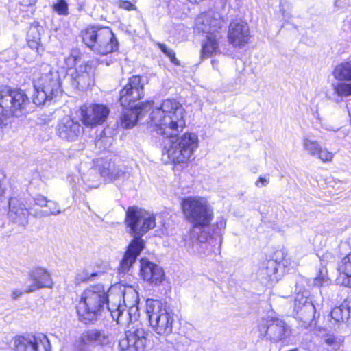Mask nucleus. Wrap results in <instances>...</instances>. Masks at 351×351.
<instances>
[{
	"instance_id": "1",
	"label": "nucleus",
	"mask_w": 351,
	"mask_h": 351,
	"mask_svg": "<svg viewBox=\"0 0 351 351\" xmlns=\"http://www.w3.org/2000/svg\"><path fill=\"white\" fill-rule=\"evenodd\" d=\"M184 114V109L178 101L167 99L150 114L154 130L169 138L165 143L163 154H167L173 163L186 162L198 147V137L193 133L186 132L176 141L173 139L185 127Z\"/></svg>"
},
{
	"instance_id": "2",
	"label": "nucleus",
	"mask_w": 351,
	"mask_h": 351,
	"mask_svg": "<svg viewBox=\"0 0 351 351\" xmlns=\"http://www.w3.org/2000/svg\"><path fill=\"white\" fill-rule=\"evenodd\" d=\"M194 28L202 32L207 38L202 45V58H208L217 53L232 56L234 49H243L251 38L247 23H230L227 31L228 43L223 40L226 27L221 23H196Z\"/></svg>"
},
{
	"instance_id": "3",
	"label": "nucleus",
	"mask_w": 351,
	"mask_h": 351,
	"mask_svg": "<svg viewBox=\"0 0 351 351\" xmlns=\"http://www.w3.org/2000/svg\"><path fill=\"white\" fill-rule=\"evenodd\" d=\"M125 223L133 239L120 263L119 270L122 273L128 272L144 248L141 237L155 227V217L138 207L131 206L126 211Z\"/></svg>"
},
{
	"instance_id": "4",
	"label": "nucleus",
	"mask_w": 351,
	"mask_h": 351,
	"mask_svg": "<svg viewBox=\"0 0 351 351\" xmlns=\"http://www.w3.org/2000/svg\"><path fill=\"white\" fill-rule=\"evenodd\" d=\"M182 210L186 219L193 225L189 237L192 240L193 252L199 243L208 240V234L206 229L213 219V210L204 197L190 196L184 198L181 202Z\"/></svg>"
},
{
	"instance_id": "5",
	"label": "nucleus",
	"mask_w": 351,
	"mask_h": 351,
	"mask_svg": "<svg viewBox=\"0 0 351 351\" xmlns=\"http://www.w3.org/2000/svg\"><path fill=\"white\" fill-rule=\"evenodd\" d=\"M34 93L33 102L40 106L51 101L62 93L60 75L49 64L43 63L34 73Z\"/></svg>"
},
{
	"instance_id": "6",
	"label": "nucleus",
	"mask_w": 351,
	"mask_h": 351,
	"mask_svg": "<svg viewBox=\"0 0 351 351\" xmlns=\"http://www.w3.org/2000/svg\"><path fill=\"white\" fill-rule=\"evenodd\" d=\"M146 313L149 326L155 333L165 337L172 333L175 314L171 306L166 302L147 299Z\"/></svg>"
},
{
	"instance_id": "7",
	"label": "nucleus",
	"mask_w": 351,
	"mask_h": 351,
	"mask_svg": "<svg viewBox=\"0 0 351 351\" xmlns=\"http://www.w3.org/2000/svg\"><path fill=\"white\" fill-rule=\"evenodd\" d=\"M106 290L101 284L90 286L82 292L77 313L86 324L95 319L106 309Z\"/></svg>"
},
{
	"instance_id": "8",
	"label": "nucleus",
	"mask_w": 351,
	"mask_h": 351,
	"mask_svg": "<svg viewBox=\"0 0 351 351\" xmlns=\"http://www.w3.org/2000/svg\"><path fill=\"white\" fill-rule=\"evenodd\" d=\"M84 43L93 52L106 55L118 49L119 43L110 28L90 26L82 31Z\"/></svg>"
},
{
	"instance_id": "9",
	"label": "nucleus",
	"mask_w": 351,
	"mask_h": 351,
	"mask_svg": "<svg viewBox=\"0 0 351 351\" xmlns=\"http://www.w3.org/2000/svg\"><path fill=\"white\" fill-rule=\"evenodd\" d=\"M29 100L21 89L0 87V126L9 116L19 117L25 113Z\"/></svg>"
},
{
	"instance_id": "10",
	"label": "nucleus",
	"mask_w": 351,
	"mask_h": 351,
	"mask_svg": "<svg viewBox=\"0 0 351 351\" xmlns=\"http://www.w3.org/2000/svg\"><path fill=\"white\" fill-rule=\"evenodd\" d=\"M261 335L274 342L282 341L291 333L289 326L278 318L263 319L258 325Z\"/></svg>"
},
{
	"instance_id": "11",
	"label": "nucleus",
	"mask_w": 351,
	"mask_h": 351,
	"mask_svg": "<svg viewBox=\"0 0 351 351\" xmlns=\"http://www.w3.org/2000/svg\"><path fill=\"white\" fill-rule=\"evenodd\" d=\"M147 335L143 328L132 327L119 340V351H145L147 343Z\"/></svg>"
},
{
	"instance_id": "12",
	"label": "nucleus",
	"mask_w": 351,
	"mask_h": 351,
	"mask_svg": "<svg viewBox=\"0 0 351 351\" xmlns=\"http://www.w3.org/2000/svg\"><path fill=\"white\" fill-rule=\"evenodd\" d=\"M147 335L143 328L132 327L119 340V351H145L147 343Z\"/></svg>"
},
{
	"instance_id": "13",
	"label": "nucleus",
	"mask_w": 351,
	"mask_h": 351,
	"mask_svg": "<svg viewBox=\"0 0 351 351\" xmlns=\"http://www.w3.org/2000/svg\"><path fill=\"white\" fill-rule=\"evenodd\" d=\"M147 335L143 328L132 327L119 340V351H145L147 343Z\"/></svg>"
},
{
	"instance_id": "14",
	"label": "nucleus",
	"mask_w": 351,
	"mask_h": 351,
	"mask_svg": "<svg viewBox=\"0 0 351 351\" xmlns=\"http://www.w3.org/2000/svg\"><path fill=\"white\" fill-rule=\"evenodd\" d=\"M80 120L86 127H96L107 119L110 110L103 104L84 105L80 108Z\"/></svg>"
},
{
	"instance_id": "15",
	"label": "nucleus",
	"mask_w": 351,
	"mask_h": 351,
	"mask_svg": "<svg viewBox=\"0 0 351 351\" xmlns=\"http://www.w3.org/2000/svg\"><path fill=\"white\" fill-rule=\"evenodd\" d=\"M14 346L15 351H51L50 342L43 334L17 337Z\"/></svg>"
},
{
	"instance_id": "16",
	"label": "nucleus",
	"mask_w": 351,
	"mask_h": 351,
	"mask_svg": "<svg viewBox=\"0 0 351 351\" xmlns=\"http://www.w3.org/2000/svg\"><path fill=\"white\" fill-rule=\"evenodd\" d=\"M144 96V87L139 76L131 77L123 88L120 91L119 101L124 108L132 107V104Z\"/></svg>"
},
{
	"instance_id": "17",
	"label": "nucleus",
	"mask_w": 351,
	"mask_h": 351,
	"mask_svg": "<svg viewBox=\"0 0 351 351\" xmlns=\"http://www.w3.org/2000/svg\"><path fill=\"white\" fill-rule=\"evenodd\" d=\"M56 132L62 141L75 142L82 136L84 130L78 121L69 117H64L58 121Z\"/></svg>"
},
{
	"instance_id": "18",
	"label": "nucleus",
	"mask_w": 351,
	"mask_h": 351,
	"mask_svg": "<svg viewBox=\"0 0 351 351\" xmlns=\"http://www.w3.org/2000/svg\"><path fill=\"white\" fill-rule=\"evenodd\" d=\"M122 288L111 287L106 291V309L110 313L113 319L118 324H121L124 319V306L121 303L122 300Z\"/></svg>"
},
{
	"instance_id": "19",
	"label": "nucleus",
	"mask_w": 351,
	"mask_h": 351,
	"mask_svg": "<svg viewBox=\"0 0 351 351\" xmlns=\"http://www.w3.org/2000/svg\"><path fill=\"white\" fill-rule=\"evenodd\" d=\"M69 71V75L73 86L83 90L93 84L94 70L88 63L80 64Z\"/></svg>"
},
{
	"instance_id": "20",
	"label": "nucleus",
	"mask_w": 351,
	"mask_h": 351,
	"mask_svg": "<svg viewBox=\"0 0 351 351\" xmlns=\"http://www.w3.org/2000/svg\"><path fill=\"white\" fill-rule=\"evenodd\" d=\"M140 274L142 278L149 285H160L165 279L163 269L146 258L141 260Z\"/></svg>"
},
{
	"instance_id": "21",
	"label": "nucleus",
	"mask_w": 351,
	"mask_h": 351,
	"mask_svg": "<svg viewBox=\"0 0 351 351\" xmlns=\"http://www.w3.org/2000/svg\"><path fill=\"white\" fill-rule=\"evenodd\" d=\"M29 211L25 205L16 198H10L8 217L12 222L25 228L29 223Z\"/></svg>"
},
{
	"instance_id": "22",
	"label": "nucleus",
	"mask_w": 351,
	"mask_h": 351,
	"mask_svg": "<svg viewBox=\"0 0 351 351\" xmlns=\"http://www.w3.org/2000/svg\"><path fill=\"white\" fill-rule=\"evenodd\" d=\"M153 105V101L141 102L137 105L125 109L120 118V125L123 128H131L135 125L139 117L144 112L149 110Z\"/></svg>"
},
{
	"instance_id": "23",
	"label": "nucleus",
	"mask_w": 351,
	"mask_h": 351,
	"mask_svg": "<svg viewBox=\"0 0 351 351\" xmlns=\"http://www.w3.org/2000/svg\"><path fill=\"white\" fill-rule=\"evenodd\" d=\"M29 281L30 284L25 290L26 293L34 292L44 287H51L52 280L49 272L43 268L38 267L29 273Z\"/></svg>"
},
{
	"instance_id": "24",
	"label": "nucleus",
	"mask_w": 351,
	"mask_h": 351,
	"mask_svg": "<svg viewBox=\"0 0 351 351\" xmlns=\"http://www.w3.org/2000/svg\"><path fill=\"white\" fill-rule=\"evenodd\" d=\"M96 167L100 176L107 181L116 180L123 178L125 175V171L112 161L98 160Z\"/></svg>"
},
{
	"instance_id": "25",
	"label": "nucleus",
	"mask_w": 351,
	"mask_h": 351,
	"mask_svg": "<svg viewBox=\"0 0 351 351\" xmlns=\"http://www.w3.org/2000/svg\"><path fill=\"white\" fill-rule=\"evenodd\" d=\"M84 332L85 333V339L89 340L94 347L99 346L104 348L111 344V336L105 330L93 328Z\"/></svg>"
},
{
	"instance_id": "26",
	"label": "nucleus",
	"mask_w": 351,
	"mask_h": 351,
	"mask_svg": "<svg viewBox=\"0 0 351 351\" xmlns=\"http://www.w3.org/2000/svg\"><path fill=\"white\" fill-rule=\"evenodd\" d=\"M316 309L313 303L306 304L298 311L293 313V317L302 322V326L307 328L315 318Z\"/></svg>"
},
{
	"instance_id": "27",
	"label": "nucleus",
	"mask_w": 351,
	"mask_h": 351,
	"mask_svg": "<svg viewBox=\"0 0 351 351\" xmlns=\"http://www.w3.org/2000/svg\"><path fill=\"white\" fill-rule=\"evenodd\" d=\"M295 286V296L294 298L293 313L298 311L306 304L312 303L311 300L308 298L309 292L304 288L302 280L300 282L296 281Z\"/></svg>"
},
{
	"instance_id": "28",
	"label": "nucleus",
	"mask_w": 351,
	"mask_h": 351,
	"mask_svg": "<svg viewBox=\"0 0 351 351\" xmlns=\"http://www.w3.org/2000/svg\"><path fill=\"white\" fill-rule=\"evenodd\" d=\"M277 272V263L274 260L267 261L263 266L259 269L258 276L263 283L267 284L276 278Z\"/></svg>"
},
{
	"instance_id": "29",
	"label": "nucleus",
	"mask_w": 351,
	"mask_h": 351,
	"mask_svg": "<svg viewBox=\"0 0 351 351\" xmlns=\"http://www.w3.org/2000/svg\"><path fill=\"white\" fill-rule=\"evenodd\" d=\"M337 269L340 276L344 277L342 284L351 287V252L338 263Z\"/></svg>"
},
{
	"instance_id": "30",
	"label": "nucleus",
	"mask_w": 351,
	"mask_h": 351,
	"mask_svg": "<svg viewBox=\"0 0 351 351\" xmlns=\"http://www.w3.org/2000/svg\"><path fill=\"white\" fill-rule=\"evenodd\" d=\"M101 178L96 165L82 175V180L88 189L97 188L100 185Z\"/></svg>"
},
{
	"instance_id": "31",
	"label": "nucleus",
	"mask_w": 351,
	"mask_h": 351,
	"mask_svg": "<svg viewBox=\"0 0 351 351\" xmlns=\"http://www.w3.org/2000/svg\"><path fill=\"white\" fill-rule=\"evenodd\" d=\"M226 226V221L223 219H217L216 224L212 227H210V229H206V232L208 234V241L209 239L212 240L214 239L216 241H218L219 245L222 242V232L225 229Z\"/></svg>"
},
{
	"instance_id": "32",
	"label": "nucleus",
	"mask_w": 351,
	"mask_h": 351,
	"mask_svg": "<svg viewBox=\"0 0 351 351\" xmlns=\"http://www.w3.org/2000/svg\"><path fill=\"white\" fill-rule=\"evenodd\" d=\"M122 293L124 309H125V306L138 304V293L132 287H123L122 288Z\"/></svg>"
},
{
	"instance_id": "33",
	"label": "nucleus",
	"mask_w": 351,
	"mask_h": 351,
	"mask_svg": "<svg viewBox=\"0 0 351 351\" xmlns=\"http://www.w3.org/2000/svg\"><path fill=\"white\" fill-rule=\"evenodd\" d=\"M330 316L335 323H345L350 318V308L344 305L335 307L331 311Z\"/></svg>"
},
{
	"instance_id": "34",
	"label": "nucleus",
	"mask_w": 351,
	"mask_h": 351,
	"mask_svg": "<svg viewBox=\"0 0 351 351\" xmlns=\"http://www.w3.org/2000/svg\"><path fill=\"white\" fill-rule=\"evenodd\" d=\"M333 75L339 80L351 81V61L337 65L334 69Z\"/></svg>"
},
{
	"instance_id": "35",
	"label": "nucleus",
	"mask_w": 351,
	"mask_h": 351,
	"mask_svg": "<svg viewBox=\"0 0 351 351\" xmlns=\"http://www.w3.org/2000/svg\"><path fill=\"white\" fill-rule=\"evenodd\" d=\"M323 341L328 350L337 351L342 347L343 339L341 337L333 334H326L323 336Z\"/></svg>"
},
{
	"instance_id": "36",
	"label": "nucleus",
	"mask_w": 351,
	"mask_h": 351,
	"mask_svg": "<svg viewBox=\"0 0 351 351\" xmlns=\"http://www.w3.org/2000/svg\"><path fill=\"white\" fill-rule=\"evenodd\" d=\"M192 340L185 335L175 334L172 345L177 351H189Z\"/></svg>"
},
{
	"instance_id": "37",
	"label": "nucleus",
	"mask_w": 351,
	"mask_h": 351,
	"mask_svg": "<svg viewBox=\"0 0 351 351\" xmlns=\"http://www.w3.org/2000/svg\"><path fill=\"white\" fill-rule=\"evenodd\" d=\"M102 273L99 271H91L89 269H84L78 272L75 278V283L80 285L82 282L92 281L95 277L100 276Z\"/></svg>"
},
{
	"instance_id": "38",
	"label": "nucleus",
	"mask_w": 351,
	"mask_h": 351,
	"mask_svg": "<svg viewBox=\"0 0 351 351\" xmlns=\"http://www.w3.org/2000/svg\"><path fill=\"white\" fill-rule=\"evenodd\" d=\"M302 145L305 151L312 156H317L318 151L320 150L321 145L317 141L310 139L308 137H304L302 139Z\"/></svg>"
},
{
	"instance_id": "39",
	"label": "nucleus",
	"mask_w": 351,
	"mask_h": 351,
	"mask_svg": "<svg viewBox=\"0 0 351 351\" xmlns=\"http://www.w3.org/2000/svg\"><path fill=\"white\" fill-rule=\"evenodd\" d=\"M25 50L27 53L31 54V57L27 58V61H32L36 58L40 53V50L43 51L37 40L28 41L27 46L25 48Z\"/></svg>"
},
{
	"instance_id": "40",
	"label": "nucleus",
	"mask_w": 351,
	"mask_h": 351,
	"mask_svg": "<svg viewBox=\"0 0 351 351\" xmlns=\"http://www.w3.org/2000/svg\"><path fill=\"white\" fill-rule=\"evenodd\" d=\"M51 8L58 15L67 16L69 14V7L66 0H58L51 6Z\"/></svg>"
},
{
	"instance_id": "41",
	"label": "nucleus",
	"mask_w": 351,
	"mask_h": 351,
	"mask_svg": "<svg viewBox=\"0 0 351 351\" xmlns=\"http://www.w3.org/2000/svg\"><path fill=\"white\" fill-rule=\"evenodd\" d=\"M335 93L340 97L351 95V84L337 83L334 85Z\"/></svg>"
},
{
	"instance_id": "42",
	"label": "nucleus",
	"mask_w": 351,
	"mask_h": 351,
	"mask_svg": "<svg viewBox=\"0 0 351 351\" xmlns=\"http://www.w3.org/2000/svg\"><path fill=\"white\" fill-rule=\"evenodd\" d=\"M94 346L89 341V340L85 339V333L84 332L81 335L79 339L77 341L76 344V350L77 351H93V348Z\"/></svg>"
},
{
	"instance_id": "43",
	"label": "nucleus",
	"mask_w": 351,
	"mask_h": 351,
	"mask_svg": "<svg viewBox=\"0 0 351 351\" xmlns=\"http://www.w3.org/2000/svg\"><path fill=\"white\" fill-rule=\"evenodd\" d=\"M328 281V277L327 275V269L325 267H321L319 269V274L315 278V285L317 286H322L324 283H327Z\"/></svg>"
},
{
	"instance_id": "44",
	"label": "nucleus",
	"mask_w": 351,
	"mask_h": 351,
	"mask_svg": "<svg viewBox=\"0 0 351 351\" xmlns=\"http://www.w3.org/2000/svg\"><path fill=\"white\" fill-rule=\"evenodd\" d=\"M79 57V52L73 51L68 57L64 58L65 64L68 69L67 75H69L71 73L70 70H73L71 67L75 64Z\"/></svg>"
},
{
	"instance_id": "45",
	"label": "nucleus",
	"mask_w": 351,
	"mask_h": 351,
	"mask_svg": "<svg viewBox=\"0 0 351 351\" xmlns=\"http://www.w3.org/2000/svg\"><path fill=\"white\" fill-rule=\"evenodd\" d=\"M45 207L47 209L45 210L48 213L49 217L51 215H58L61 213L60 207L56 202L49 200Z\"/></svg>"
},
{
	"instance_id": "46",
	"label": "nucleus",
	"mask_w": 351,
	"mask_h": 351,
	"mask_svg": "<svg viewBox=\"0 0 351 351\" xmlns=\"http://www.w3.org/2000/svg\"><path fill=\"white\" fill-rule=\"evenodd\" d=\"M315 157L318 158L322 161L326 162H330L333 158V154L329 152L326 148L320 147V150L318 151L317 156Z\"/></svg>"
},
{
	"instance_id": "47",
	"label": "nucleus",
	"mask_w": 351,
	"mask_h": 351,
	"mask_svg": "<svg viewBox=\"0 0 351 351\" xmlns=\"http://www.w3.org/2000/svg\"><path fill=\"white\" fill-rule=\"evenodd\" d=\"M158 46L159 47L160 49L167 56H168L171 61L174 64H178V60L176 58V54L173 52V50L169 49L166 45L162 43H158Z\"/></svg>"
},
{
	"instance_id": "48",
	"label": "nucleus",
	"mask_w": 351,
	"mask_h": 351,
	"mask_svg": "<svg viewBox=\"0 0 351 351\" xmlns=\"http://www.w3.org/2000/svg\"><path fill=\"white\" fill-rule=\"evenodd\" d=\"M128 308L125 312V315L128 316L130 321L136 320L138 316V304L135 306H128L125 308ZM125 315V313H124Z\"/></svg>"
},
{
	"instance_id": "49",
	"label": "nucleus",
	"mask_w": 351,
	"mask_h": 351,
	"mask_svg": "<svg viewBox=\"0 0 351 351\" xmlns=\"http://www.w3.org/2000/svg\"><path fill=\"white\" fill-rule=\"evenodd\" d=\"M269 183V176L266 174L264 176H261L258 178V179L255 182V186L258 188L267 186Z\"/></svg>"
},
{
	"instance_id": "50",
	"label": "nucleus",
	"mask_w": 351,
	"mask_h": 351,
	"mask_svg": "<svg viewBox=\"0 0 351 351\" xmlns=\"http://www.w3.org/2000/svg\"><path fill=\"white\" fill-rule=\"evenodd\" d=\"M48 201L45 196L41 195H37L34 197V204L40 207H45Z\"/></svg>"
},
{
	"instance_id": "51",
	"label": "nucleus",
	"mask_w": 351,
	"mask_h": 351,
	"mask_svg": "<svg viewBox=\"0 0 351 351\" xmlns=\"http://www.w3.org/2000/svg\"><path fill=\"white\" fill-rule=\"evenodd\" d=\"M119 6L127 10H132L135 8L134 4L127 0H121L119 1Z\"/></svg>"
},
{
	"instance_id": "52",
	"label": "nucleus",
	"mask_w": 351,
	"mask_h": 351,
	"mask_svg": "<svg viewBox=\"0 0 351 351\" xmlns=\"http://www.w3.org/2000/svg\"><path fill=\"white\" fill-rule=\"evenodd\" d=\"M5 174L2 171H0V197L4 194L5 191Z\"/></svg>"
},
{
	"instance_id": "53",
	"label": "nucleus",
	"mask_w": 351,
	"mask_h": 351,
	"mask_svg": "<svg viewBox=\"0 0 351 351\" xmlns=\"http://www.w3.org/2000/svg\"><path fill=\"white\" fill-rule=\"evenodd\" d=\"M33 215L37 218L49 217L48 213H47L45 210H34Z\"/></svg>"
},
{
	"instance_id": "54",
	"label": "nucleus",
	"mask_w": 351,
	"mask_h": 351,
	"mask_svg": "<svg viewBox=\"0 0 351 351\" xmlns=\"http://www.w3.org/2000/svg\"><path fill=\"white\" fill-rule=\"evenodd\" d=\"M27 289V287L23 290L14 289L12 291V297L14 300L18 299L21 297L25 292V290Z\"/></svg>"
},
{
	"instance_id": "55",
	"label": "nucleus",
	"mask_w": 351,
	"mask_h": 351,
	"mask_svg": "<svg viewBox=\"0 0 351 351\" xmlns=\"http://www.w3.org/2000/svg\"><path fill=\"white\" fill-rule=\"evenodd\" d=\"M322 126L327 130H330V131H336L338 130L337 128H335L334 126H332V125H328V124H322Z\"/></svg>"
},
{
	"instance_id": "56",
	"label": "nucleus",
	"mask_w": 351,
	"mask_h": 351,
	"mask_svg": "<svg viewBox=\"0 0 351 351\" xmlns=\"http://www.w3.org/2000/svg\"><path fill=\"white\" fill-rule=\"evenodd\" d=\"M213 14V11H208L207 12H204V13H202L201 15H202L203 16H206L207 15H212Z\"/></svg>"
},
{
	"instance_id": "57",
	"label": "nucleus",
	"mask_w": 351,
	"mask_h": 351,
	"mask_svg": "<svg viewBox=\"0 0 351 351\" xmlns=\"http://www.w3.org/2000/svg\"><path fill=\"white\" fill-rule=\"evenodd\" d=\"M282 255V256H284L285 255V252L282 251V250H280V251H278V252H276V256H277L278 255Z\"/></svg>"
},
{
	"instance_id": "58",
	"label": "nucleus",
	"mask_w": 351,
	"mask_h": 351,
	"mask_svg": "<svg viewBox=\"0 0 351 351\" xmlns=\"http://www.w3.org/2000/svg\"><path fill=\"white\" fill-rule=\"evenodd\" d=\"M292 293V289L289 293H285V294L282 295V296L284 298H287L289 296V293Z\"/></svg>"
},
{
	"instance_id": "59",
	"label": "nucleus",
	"mask_w": 351,
	"mask_h": 351,
	"mask_svg": "<svg viewBox=\"0 0 351 351\" xmlns=\"http://www.w3.org/2000/svg\"><path fill=\"white\" fill-rule=\"evenodd\" d=\"M217 62L216 60H212V65H213V67L215 68V66L217 65Z\"/></svg>"
},
{
	"instance_id": "60",
	"label": "nucleus",
	"mask_w": 351,
	"mask_h": 351,
	"mask_svg": "<svg viewBox=\"0 0 351 351\" xmlns=\"http://www.w3.org/2000/svg\"><path fill=\"white\" fill-rule=\"evenodd\" d=\"M36 2V0H33L32 2L29 3L30 5H33Z\"/></svg>"
},
{
	"instance_id": "61",
	"label": "nucleus",
	"mask_w": 351,
	"mask_h": 351,
	"mask_svg": "<svg viewBox=\"0 0 351 351\" xmlns=\"http://www.w3.org/2000/svg\"><path fill=\"white\" fill-rule=\"evenodd\" d=\"M186 244L190 245H191V242L186 243Z\"/></svg>"
}]
</instances>
